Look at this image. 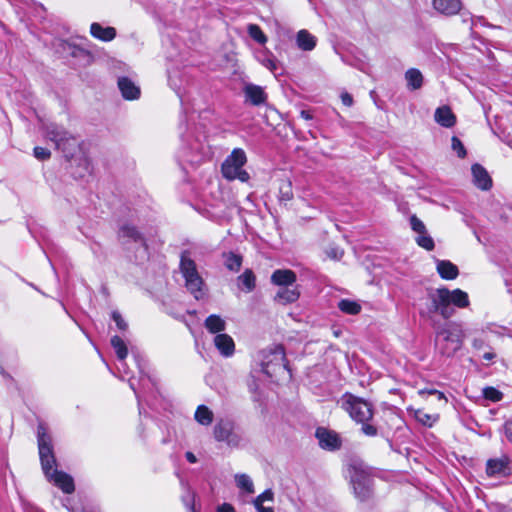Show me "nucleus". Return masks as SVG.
I'll list each match as a JSON object with an SVG mask.
<instances>
[{
	"label": "nucleus",
	"mask_w": 512,
	"mask_h": 512,
	"mask_svg": "<svg viewBox=\"0 0 512 512\" xmlns=\"http://www.w3.org/2000/svg\"><path fill=\"white\" fill-rule=\"evenodd\" d=\"M24 510L25 512H43L41 509L30 503H24Z\"/></svg>",
	"instance_id": "55"
},
{
	"label": "nucleus",
	"mask_w": 512,
	"mask_h": 512,
	"mask_svg": "<svg viewBox=\"0 0 512 512\" xmlns=\"http://www.w3.org/2000/svg\"><path fill=\"white\" fill-rule=\"evenodd\" d=\"M296 43L299 49L303 51H312L317 44V38L305 29L298 31Z\"/></svg>",
	"instance_id": "25"
},
{
	"label": "nucleus",
	"mask_w": 512,
	"mask_h": 512,
	"mask_svg": "<svg viewBox=\"0 0 512 512\" xmlns=\"http://www.w3.org/2000/svg\"><path fill=\"white\" fill-rule=\"evenodd\" d=\"M300 116L301 118L305 119V120H311L312 119V115L309 111H306V110H302L300 112Z\"/></svg>",
	"instance_id": "57"
},
{
	"label": "nucleus",
	"mask_w": 512,
	"mask_h": 512,
	"mask_svg": "<svg viewBox=\"0 0 512 512\" xmlns=\"http://www.w3.org/2000/svg\"><path fill=\"white\" fill-rule=\"evenodd\" d=\"M469 304V296L465 291L459 288L449 290L446 287H440L428 290L423 312L428 315L439 314L444 319H449L454 314V309L451 306L462 309L468 307Z\"/></svg>",
	"instance_id": "1"
},
{
	"label": "nucleus",
	"mask_w": 512,
	"mask_h": 512,
	"mask_svg": "<svg viewBox=\"0 0 512 512\" xmlns=\"http://www.w3.org/2000/svg\"><path fill=\"white\" fill-rule=\"evenodd\" d=\"M217 512H236V511L231 504L223 503L222 505L218 506Z\"/></svg>",
	"instance_id": "52"
},
{
	"label": "nucleus",
	"mask_w": 512,
	"mask_h": 512,
	"mask_svg": "<svg viewBox=\"0 0 512 512\" xmlns=\"http://www.w3.org/2000/svg\"><path fill=\"white\" fill-rule=\"evenodd\" d=\"M238 282L243 285V289L246 292H251L254 290L256 285V278L252 270H245L239 277Z\"/></svg>",
	"instance_id": "34"
},
{
	"label": "nucleus",
	"mask_w": 512,
	"mask_h": 512,
	"mask_svg": "<svg viewBox=\"0 0 512 512\" xmlns=\"http://www.w3.org/2000/svg\"><path fill=\"white\" fill-rule=\"evenodd\" d=\"M169 82H170L171 87L177 93V95H178V97L180 99L181 105L184 106L185 102H186V98H185V95H184V88H182V86L177 83L175 75L174 76H170Z\"/></svg>",
	"instance_id": "42"
},
{
	"label": "nucleus",
	"mask_w": 512,
	"mask_h": 512,
	"mask_svg": "<svg viewBox=\"0 0 512 512\" xmlns=\"http://www.w3.org/2000/svg\"><path fill=\"white\" fill-rule=\"evenodd\" d=\"M37 439L41 466L45 476L64 493H72L74 491V481L72 477L64 472L54 469L56 460L53 454L51 438L47 434L46 428L43 424L38 425Z\"/></svg>",
	"instance_id": "2"
},
{
	"label": "nucleus",
	"mask_w": 512,
	"mask_h": 512,
	"mask_svg": "<svg viewBox=\"0 0 512 512\" xmlns=\"http://www.w3.org/2000/svg\"><path fill=\"white\" fill-rule=\"evenodd\" d=\"M185 456H186V459L188 460V462L192 463V451H187Z\"/></svg>",
	"instance_id": "60"
},
{
	"label": "nucleus",
	"mask_w": 512,
	"mask_h": 512,
	"mask_svg": "<svg viewBox=\"0 0 512 512\" xmlns=\"http://www.w3.org/2000/svg\"><path fill=\"white\" fill-rule=\"evenodd\" d=\"M262 64L273 73L277 70V61L270 55L265 56L262 60Z\"/></svg>",
	"instance_id": "46"
},
{
	"label": "nucleus",
	"mask_w": 512,
	"mask_h": 512,
	"mask_svg": "<svg viewBox=\"0 0 512 512\" xmlns=\"http://www.w3.org/2000/svg\"><path fill=\"white\" fill-rule=\"evenodd\" d=\"M121 244L130 249L134 245L142 253V258L147 254V244L143 234L132 224H123L118 231Z\"/></svg>",
	"instance_id": "8"
},
{
	"label": "nucleus",
	"mask_w": 512,
	"mask_h": 512,
	"mask_svg": "<svg viewBox=\"0 0 512 512\" xmlns=\"http://www.w3.org/2000/svg\"><path fill=\"white\" fill-rule=\"evenodd\" d=\"M129 386L134 391L136 398L138 399V403L140 404V401H141L140 392L137 391V389L135 387V383L132 379L129 380Z\"/></svg>",
	"instance_id": "56"
},
{
	"label": "nucleus",
	"mask_w": 512,
	"mask_h": 512,
	"mask_svg": "<svg viewBox=\"0 0 512 512\" xmlns=\"http://www.w3.org/2000/svg\"><path fill=\"white\" fill-rule=\"evenodd\" d=\"M341 101H342V103H343L345 106H347V107H350V106H352V105H353V98H352V96H351L349 93H347V92H343V93L341 94Z\"/></svg>",
	"instance_id": "50"
},
{
	"label": "nucleus",
	"mask_w": 512,
	"mask_h": 512,
	"mask_svg": "<svg viewBox=\"0 0 512 512\" xmlns=\"http://www.w3.org/2000/svg\"><path fill=\"white\" fill-rule=\"evenodd\" d=\"M205 328L212 334H221L226 329V321L217 314L209 315L205 322Z\"/></svg>",
	"instance_id": "26"
},
{
	"label": "nucleus",
	"mask_w": 512,
	"mask_h": 512,
	"mask_svg": "<svg viewBox=\"0 0 512 512\" xmlns=\"http://www.w3.org/2000/svg\"><path fill=\"white\" fill-rule=\"evenodd\" d=\"M410 225L414 232H416L418 235L423 234L424 232H427L426 227L422 220H420L417 216L413 215L410 218Z\"/></svg>",
	"instance_id": "44"
},
{
	"label": "nucleus",
	"mask_w": 512,
	"mask_h": 512,
	"mask_svg": "<svg viewBox=\"0 0 512 512\" xmlns=\"http://www.w3.org/2000/svg\"><path fill=\"white\" fill-rule=\"evenodd\" d=\"M91 35L104 42H109L116 37V30L113 27H103L97 22H94L90 26Z\"/></svg>",
	"instance_id": "23"
},
{
	"label": "nucleus",
	"mask_w": 512,
	"mask_h": 512,
	"mask_svg": "<svg viewBox=\"0 0 512 512\" xmlns=\"http://www.w3.org/2000/svg\"><path fill=\"white\" fill-rule=\"evenodd\" d=\"M415 240H416V243H417L420 247H422V248H424V249H426V250H428V251H430V250H432V249L434 248V241H433V239L428 235V233H427V232H424L423 234H419V235L415 238Z\"/></svg>",
	"instance_id": "38"
},
{
	"label": "nucleus",
	"mask_w": 512,
	"mask_h": 512,
	"mask_svg": "<svg viewBox=\"0 0 512 512\" xmlns=\"http://www.w3.org/2000/svg\"><path fill=\"white\" fill-rule=\"evenodd\" d=\"M213 343L221 356L229 358L234 355L235 342L230 335L226 333L217 334L213 339Z\"/></svg>",
	"instance_id": "14"
},
{
	"label": "nucleus",
	"mask_w": 512,
	"mask_h": 512,
	"mask_svg": "<svg viewBox=\"0 0 512 512\" xmlns=\"http://www.w3.org/2000/svg\"><path fill=\"white\" fill-rule=\"evenodd\" d=\"M34 156L38 159V160H47L50 158L51 156V152L47 149V148H44V147H35L34 148Z\"/></svg>",
	"instance_id": "45"
},
{
	"label": "nucleus",
	"mask_w": 512,
	"mask_h": 512,
	"mask_svg": "<svg viewBox=\"0 0 512 512\" xmlns=\"http://www.w3.org/2000/svg\"><path fill=\"white\" fill-rule=\"evenodd\" d=\"M415 419L424 426L432 427L439 419L438 414H428L422 409H409Z\"/></svg>",
	"instance_id": "31"
},
{
	"label": "nucleus",
	"mask_w": 512,
	"mask_h": 512,
	"mask_svg": "<svg viewBox=\"0 0 512 512\" xmlns=\"http://www.w3.org/2000/svg\"><path fill=\"white\" fill-rule=\"evenodd\" d=\"M504 431H505L506 438L508 439V441H510L512 443V421L506 422V424L504 426Z\"/></svg>",
	"instance_id": "51"
},
{
	"label": "nucleus",
	"mask_w": 512,
	"mask_h": 512,
	"mask_svg": "<svg viewBox=\"0 0 512 512\" xmlns=\"http://www.w3.org/2000/svg\"><path fill=\"white\" fill-rule=\"evenodd\" d=\"M483 396L485 399L492 402H498L502 399V393L494 387H485L483 389Z\"/></svg>",
	"instance_id": "40"
},
{
	"label": "nucleus",
	"mask_w": 512,
	"mask_h": 512,
	"mask_svg": "<svg viewBox=\"0 0 512 512\" xmlns=\"http://www.w3.org/2000/svg\"><path fill=\"white\" fill-rule=\"evenodd\" d=\"M47 138L54 142L56 148L65 153L66 156L72 155L77 147V140L63 127L56 124H49L45 127Z\"/></svg>",
	"instance_id": "7"
},
{
	"label": "nucleus",
	"mask_w": 512,
	"mask_h": 512,
	"mask_svg": "<svg viewBox=\"0 0 512 512\" xmlns=\"http://www.w3.org/2000/svg\"><path fill=\"white\" fill-rule=\"evenodd\" d=\"M473 182L474 184L481 190H489L492 186V180L485 170L480 164H474L471 168Z\"/></svg>",
	"instance_id": "19"
},
{
	"label": "nucleus",
	"mask_w": 512,
	"mask_h": 512,
	"mask_svg": "<svg viewBox=\"0 0 512 512\" xmlns=\"http://www.w3.org/2000/svg\"><path fill=\"white\" fill-rule=\"evenodd\" d=\"M351 484L355 495L359 499L363 500L368 497L371 479L365 472L354 469L351 475Z\"/></svg>",
	"instance_id": "11"
},
{
	"label": "nucleus",
	"mask_w": 512,
	"mask_h": 512,
	"mask_svg": "<svg viewBox=\"0 0 512 512\" xmlns=\"http://www.w3.org/2000/svg\"><path fill=\"white\" fill-rule=\"evenodd\" d=\"M180 273L185 280V285L189 288L192 283V259L189 252H184L180 261Z\"/></svg>",
	"instance_id": "28"
},
{
	"label": "nucleus",
	"mask_w": 512,
	"mask_h": 512,
	"mask_svg": "<svg viewBox=\"0 0 512 512\" xmlns=\"http://www.w3.org/2000/svg\"><path fill=\"white\" fill-rule=\"evenodd\" d=\"M436 270L444 280H454L459 275L458 267L449 260H436Z\"/></svg>",
	"instance_id": "21"
},
{
	"label": "nucleus",
	"mask_w": 512,
	"mask_h": 512,
	"mask_svg": "<svg viewBox=\"0 0 512 512\" xmlns=\"http://www.w3.org/2000/svg\"><path fill=\"white\" fill-rule=\"evenodd\" d=\"M261 367L263 373L274 379L286 374L285 352L283 347L277 346L272 350L261 353Z\"/></svg>",
	"instance_id": "6"
},
{
	"label": "nucleus",
	"mask_w": 512,
	"mask_h": 512,
	"mask_svg": "<svg viewBox=\"0 0 512 512\" xmlns=\"http://www.w3.org/2000/svg\"><path fill=\"white\" fill-rule=\"evenodd\" d=\"M245 101L253 106H260L267 100V94L261 86L247 83L243 88Z\"/></svg>",
	"instance_id": "13"
},
{
	"label": "nucleus",
	"mask_w": 512,
	"mask_h": 512,
	"mask_svg": "<svg viewBox=\"0 0 512 512\" xmlns=\"http://www.w3.org/2000/svg\"><path fill=\"white\" fill-rule=\"evenodd\" d=\"M111 345H112L113 349L115 350L119 361L121 362L122 366L124 367L125 366L124 360L126 359V357L128 355V349L126 347V344L119 336H113L111 338Z\"/></svg>",
	"instance_id": "33"
},
{
	"label": "nucleus",
	"mask_w": 512,
	"mask_h": 512,
	"mask_svg": "<svg viewBox=\"0 0 512 512\" xmlns=\"http://www.w3.org/2000/svg\"><path fill=\"white\" fill-rule=\"evenodd\" d=\"M249 387H250V390H251V391H253V390H255V389H256V387H255L254 385H249Z\"/></svg>",
	"instance_id": "62"
},
{
	"label": "nucleus",
	"mask_w": 512,
	"mask_h": 512,
	"mask_svg": "<svg viewBox=\"0 0 512 512\" xmlns=\"http://www.w3.org/2000/svg\"><path fill=\"white\" fill-rule=\"evenodd\" d=\"M214 438L218 442H225L230 447H237L241 442V437L235 431L233 422L223 419L214 427Z\"/></svg>",
	"instance_id": "9"
},
{
	"label": "nucleus",
	"mask_w": 512,
	"mask_h": 512,
	"mask_svg": "<svg viewBox=\"0 0 512 512\" xmlns=\"http://www.w3.org/2000/svg\"><path fill=\"white\" fill-rule=\"evenodd\" d=\"M299 297L300 292L297 287L286 286L279 288L274 299L279 304L286 305L296 302Z\"/></svg>",
	"instance_id": "22"
},
{
	"label": "nucleus",
	"mask_w": 512,
	"mask_h": 512,
	"mask_svg": "<svg viewBox=\"0 0 512 512\" xmlns=\"http://www.w3.org/2000/svg\"><path fill=\"white\" fill-rule=\"evenodd\" d=\"M296 274L290 269H277L271 275V282L281 287L293 286L296 282Z\"/></svg>",
	"instance_id": "18"
},
{
	"label": "nucleus",
	"mask_w": 512,
	"mask_h": 512,
	"mask_svg": "<svg viewBox=\"0 0 512 512\" xmlns=\"http://www.w3.org/2000/svg\"><path fill=\"white\" fill-rule=\"evenodd\" d=\"M321 448L326 450H336L341 446V439L335 431L329 430L324 427H319L315 433Z\"/></svg>",
	"instance_id": "12"
},
{
	"label": "nucleus",
	"mask_w": 512,
	"mask_h": 512,
	"mask_svg": "<svg viewBox=\"0 0 512 512\" xmlns=\"http://www.w3.org/2000/svg\"><path fill=\"white\" fill-rule=\"evenodd\" d=\"M178 134H179V138L182 142V148L179 151L178 161H179V164L182 166L183 170L185 172H187L186 168L184 167V160L182 158L185 155H189L191 130H190V124H189L188 110L185 108H183V112L180 115V121H179V125H178Z\"/></svg>",
	"instance_id": "10"
},
{
	"label": "nucleus",
	"mask_w": 512,
	"mask_h": 512,
	"mask_svg": "<svg viewBox=\"0 0 512 512\" xmlns=\"http://www.w3.org/2000/svg\"><path fill=\"white\" fill-rule=\"evenodd\" d=\"M451 146L453 151L457 153L458 157L464 158L466 156V149L461 140L456 136L452 137Z\"/></svg>",
	"instance_id": "43"
},
{
	"label": "nucleus",
	"mask_w": 512,
	"mask_h": 512,
	"mask_svg": "<svg viewBox=\"0 0 512 512\" xmlns=\"http://www.w3.org/2000/svg\"><path fill=\"white\" fill-rule=\"evenodd\" d=\"M194 420L203 426H209L214 420V413L209 407L199 405L194 412Z\"/></svg>",
	"instance_id": "30"
},
{
	"label": "nucleus",
	"mask_w": 512,
	"mask_h": 512,
	"mask_svg": "<svg viewBox=\"0 0 512 512\" xmlns=\"http://www.w3.org/2000/svg\"><path fill=\"white\" fill-rule=\"evenodd\" d=\"M419 394H420V395H425V394H434V395H436V396H437V398H438L439 400H444L445 402L447 401V399H446L445 395H444L442 392L437 391V390H420V391H419Z\"/></svg>",
	"instance_id": "49"
},
{
	"label": "nucleus",
	"mask_w": 512,
	"mask_h": 512,
	"mask_svg": "<svg viewBox=\"0 0 512 512\" xmlns=\"http://www.w3.org/2000/svg\"><path fill=\"white\" fill-rule=\"evenodd\" d=\"M338 308L343 313H346V314H349V315H356V314H358L361 311L360 304L357 303L356 301L349 300V299H342L338 303Z\"/></svg>",
	"instance_id": "36"
},
{
	"label": "nucleus",
	"mask_w": 512,
	"mask_h": 512,
	"mask_svg": "<svg viewBox=\"0 0 512 512\" xmlns=\"http://www.w3.org/2000/svg\"><path fill=\"white\" fill-rule=\"evenodd\" d=\"M405 80L410 90L420 89L423 85L422 73L416 68H411L406 71Z\"/></svg>",
	"instance_id": "29"
},
{
	"label": "nucleus",
	"mask_w": 512,
	"mask_h": 512,
	"mask_svg": "<svg viewBox=\"0 0 512 512\" xmlns=\"http://www.w3.org/2000/svg\"><path fill=\"white\" fill-rule=\"evenodd\" d=\"M235 482L239 489L243 490L244 492L251 494L254 492V484L250 476L247 474H236L235 475Z\"/></svg>",
	"instance_id": "35"
},
{
	"label": "nucleus",
	"mask_w": 512,
	"mask_h": 512,
	"mask_svg": "<svg viewBox=\"0 0 512 512\" xmlns=\"http://www.w3.org/2000/svg\"><path fill=\"white\" fill-rule=\"evenodd\" d=\"M147 382H151V384L154 385V383L152 382V379L150 377H142L141 378V384L143 387L146 385Z\"/></svg>",
	"instance_id": "59"
},
{
	"label": "nucleus",
	"mask_w": 512,
	"mask_h": 512,
	"mask_svg": "<svg viewBox=\"0 0 512 512\" xmlns=\"http://www.w3.org/2000/svg\"><path fill=\"white\" fill-rule=\"evenodd\" d=\"M463 330L456 323H447L436 331L435 346L445 356H452L461 349Z\"/></svg>",
	"instance_id": "4"
},
{
	"label": "nucleus",
	"mask_w": 512,
	"mask_h": 512,
	"mask_svg": "<svg viewBox=\"0 0 512 512\" xmlns=\"http://www.w3.org/2000/svg\"><path fill=\"white\" fill-rule=\"evenodd\" d=\"M112 319L114 320V322L116 323L117 327L120 330H126L127 329V323L122 318V316H121V314L119 312L113 311L112 312Z\"/></svg>",
	"instance_id": "47"
},
{
	"label": "nucleus",
	"mask_w": 512,
	"mask_h": 512,
	"mask_svg": "<svg viewBox=\"0 0 512 512\" xmlns=\"http://www.w3.org/2000/svg\"><path fill=\"white\" fill-rule=\"evenodd\" d=\"M73 512H93V511H92V510H89V509H85V508H83V509H81L80 511H78V510H73Z\"/></svg>",
	"instance_id": "61"
},
{
	"label": "nucleus",
	"mask_w": 512,
	"mask_h": 512,
	"mask_svg": "<svg viewBox=\"0 0 512 512\" xmlns=\"http://www.w3.org/2000/svg\"><path fill=\"white\" fill-rule=\"evenodd\" d=\"M249 36L254 39L256 42L260 44H265L267 42V37L261 30V28L256 24H250L248 26Z\"/></svg>",
	"instance_id": "37"
},
{
	"label": "nucleus",
	"mask_w": 512,
	"mask_h": 512,
	"mask_svg": "<svg viewBox=\"0 0 512 512\" xmlns=\"http://www.w3.org/2000/svg\"><path fill=\"white\" fill-rule=\"evenodd\" d=\"M223 262L228 270L237 272L242 265V256L233 252L223 253Z\"/></svg>",
	"instance_id": "32"
},
{
	"label": "nucleus",
	"mask_w": 512,
	"mask_h": 512,
	"mask_svg": "<svg viewBox=\"0 0 512 512\" xmlns=\"http://www.w3.org/2000/svg\"><path fill=\"white\" fill-rule=\"evenodd\" d=\"M176 474L179 478L182 489L181 500L186 507L187 512H192V497L190 492L189 475L179 471Z\"/></svg>",
	"instance_id": "24"
},
{
	"label": "nucleus",
	"mask_w": 512,
	"mask_h": 512,
	"mask_svg": "<svg viewBox=\"0 0 512 512\" xmlns=\"http://www.w3.org/2000/svg\"><path fill=\"white\" fill-rule=\"evenodd\" d=\"M341 408L357 423L362 424L361 430L367 436H375L377 428L368 422L373 418L372 405L351 393H345L340 401Z\"/></svg>",
	"instance_id": "3"
},
{
	"label": "nucleus",
	"mask_w": 512,
	"mask_h": 512,
	"mask_svg": "<svg viewBox=\"0 0 512 512\" xmlns=\"http://www.w3.org/2000/svg\"><path fill=\"white\" fill-rule=\"evenodd\" d=\"M496 357L495 353L493 352H487L483 355V358L487 361H491Z\"/></svg>",
	"instance_id": "58"
},
{
	"label": "nucleus",
	"mask_w": 512,
	"mask_h": 512,
	"mask_svg": "<svg viewBox=\"0 0 512 512\" xmlns=\"http://www.w3.org/2000/svg\"><path fill=\"white\" fill-rule=\"evenodd\" d=\"M327 256L331 259H334V260H339L342 258L344 252L342 249H340L339 247H330L327 251Z\"/></svg>",
	"instance_id": "48"
},
{
	"label": "nucleus",
	"mask_w": 512,
	"mask_h": 512,
	"mask_svg": "<svg viewBox=\"0 0 512 512\" xmlns=\"http://www.w3.org/2000/svg\"><path fill=\"white\" fill-rule=\"evenodd\" d=\"M247 155L242 148H234L221 164V174L228 181L238 180L246 183L250 179L245 169Z\"/></svg>",
	"instance_id": "5"
},
{
	"label": "nucleus",
	"mask_w": 512,
	"mask_h": 512,
	"mask_svg": "<svg viewBox=\"0 0 512 512\" xmlns=\"http://www.w3.org/2000/svg\"><path fill=\"white\" fill-rule=\"evenodd\" d=\"M489 476H506L509 474V459L503 456L498 459H490L486 467Z\"/></svg>",
	"instance_id": "17"
},
{
	"label": "nucleus",
	"mask_w": 512,
	"mask_h": 512,
	"mask_svg": "<svg viewBox=\"0 0 512 512\" xmlns=\"http://www.w3.org/2000/svg\"><path fill=\"white\" fill-rule=\"evenodd\" d=\"M173 316H174L176 319H178V320H180V321L184 322V323H185V325L188 327V329H190L189 322H188V320L186 319V316H185L184 314H182V313H180V312L176 311V312H173Z\"/></svg>",
	"instance_id": "54"
},
{
	"label": "nucleus",
	"mask_w": 512,
	"mask_h": 512,
	"mask_svg": "<svg viewBox=\"0 0 512 512\" xmlns=\"http://www.w3.org/2000/svg\"><path fill=\"white\" fill-rule=\"evenodd\" d=\"M433 8L440 14L456 15L462 8L461 0H432Z\"/></svg>",
	"instance_id": "16"
},
{
	"label": "nucleus",
	"mask_w": 512,
	"mask_h": 512,
	"mask_svg": "<svg viewBox=\"0 0 512 512\" xmlns=\"http://www.w3.org/2000/svg\"><path fill=\"white\" fill-rule=\"evenodd\" d=\"M280 191V199L284 201H288L292 199L293 193H292V186L290 181H284L281 183L279 187Z\"/></svg>",
	"instance_id": "41"
},
{
	"label": "nucleus",
	"mask_w": 512,
	"mask_h": 512,
	"mask_svg": "<svg viewBox=\"0 0 512 512\" xmlns=\"http://www.w3.org/2000/svg\"><path fill=\"white\" fill-rule=\"evenodd\" d=\"M435 121L445 128H451L456 124V116L449 106H441L435 110Z\"/></svg>",
	"instance_id": "20"
},
{
	"label": "nucleus",
	"mask_w": 512,
	"mask_h": 512,
	"mask_svg": "<svg viewBox=\"0 0 512 512\" xmlns=\"http://www.w3.org/2000/svg\"><path fill=\"white\" fill-rule=\"evenodd\" d=\"M194 298L199 299L205 294L204 283L201 277L194 270Z\"/></svg>",
	"instance_id": "39"
},
{
	"label": "nucleus",
	"mask_w": 512,
	"mask_h": 512,
	"mask_svg": "<svg viewBox=\"0 0 512 512\" xmlns=\"http://www.w3.org/2000/svg\"><path fill=\"white\" fill-rule=\"evenodd\" d=\"M472 345L475 349H482L485 346V341L482 338H474Z\"/></svg>",
	"instance_id": "53"
},
{
	"label": "nucleus",
	"mask_w": 512,
	"mask_h": 512,
	"mask_svg": "<svg viewBox=\"0 0 512 512\" xmlns=\"http://www.w3.org/2000/svg\"><path fill=\"white\" fill-rule=\"evenodd\" d=\"M273 501L274 493L271 489H267L255 498L253 504L258 512H274L273 507L264 506V503H272Z\"/></svg>",
	"instance_id": "27"
},
{
	"label": "nucleus",
	"mask_w": 512,
	"mask_h": 512,
	"mask_svg": "<svg viewBox=\"0 0 512 512\" xmlns=\"http://www.w3.org/2000/svg\"><path fill=\"white\" fill-rule=\"evenodd\" d=\"M118 88L126 100H136L140 97L139 86L128 77H120L118 79Z\"/></svg>",
	"instance_id": "15"
}]
</instances>
